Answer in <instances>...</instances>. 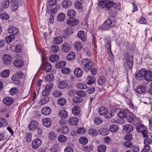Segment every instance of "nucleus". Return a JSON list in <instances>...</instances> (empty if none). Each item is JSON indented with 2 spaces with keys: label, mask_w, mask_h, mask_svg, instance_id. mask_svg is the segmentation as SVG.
I'll return each instance as SVG.
<instances>
[{
  "label": "nucleus",
  "mask_w": 152,
  "mask_h": 152,
  "mask_svg": "<svg viewBox=\"0 0 152 152\" xmlns=\"http://www.w3.org/2000/svg\"><path fill=\"white\" fill-rule=\"evenodd\" d=\"M14 102L13 99L9 97H6L3 100V103L9 106L12 104Z\"/></svg>",
  "instance_id": "f8f14e48"
},
{
  "label": "nucleus",
  "mask_w": 152,
  "mask_h": 152,
  "mask_svg": "<svg viewBox=\"0 0 152 152\" xmlns=\"http://www.w3.org/2000/svg\"><path fill=\"white\" fill-rule=\"evenodd\" d=\"M52 94L55 97H58L61 95L62 93L61 91L56 90L53 92Z\"/></svg>",
  "instance_id": "864d4df0"
},
{
  "label": "nucleus",
  "mask_w": 152,
  "mask_h": 152,
  "mask_svg": "<svg viewBox=\"0 0 152 152\" xmlns=\"http://www.w3.org/2000/svg\"><path fill=\"white\" fill-rule=\"evenodd\" d=\"M107 109L105 107H102L99 108L98 110V113L100 115L104 116L108 113Z\"/></svg>",
  "instance_id": "4468645a"
},
{
  "label": "nucleus",
  "mask_w": 152,
  "mask_h": 152,
  "mask_svg": "<svg viewBox=\"0 0 152 152\" xmlns=\"http://www.w3.org/2000/svg\"><path fill=\"white\" fill-rule=\"evenodd\" d=\"M65 17V15L64 14L60 13L58 16L57 19L58 21L61 22L64 20Z\"/></svg>",
  "instance_id": "37998d69"
},
{
  "label": "nucleus",
  "mask_w": 152,
  "mask_h": 152,
  "mask_svg": "<svg viewBox=\"0 0 152 152\" xmlns=\"http://www.w3.org/2000/svg\"><path fill=\"white\" fill-rule=\"evenodd\" d=\"M8 32L9 33H12L14 35L17 34L18 33V29L12 26L9 27Z\"/></svg>",
  "instance_id": "b1692460"
},
{
  "label": "nucleus",
  "mask_w": 152,
  "mask_h": 152,
  "mask_svg": "<svg viewBox=\"0 0 152 152\" xmlns=\"http://www.w3.org/2000/svg\"><path fill=\"white\" fill-rule=\"evenodd\" d=\"M106 149V146L104 145H101L97 148V150L99 152H104Z\"/></svg>",
  "instance_id": "8fccbe9b"
},
{
  "label": "nucleus",
  "mask_w": 152,
  "mask_h": 152,
  "mask_svg": "<svg viewBox=\"0 0 152 152\" xmlns=\"http://www.w3.org/2000/svg\"><path fill=\"white\" fill-rule=\"evenodd\" d=\"M77 86L79 88L85 89L87 88V86L83 83H79L77 84Z\"/></svg>",
  "instance_id": "e2e57ef3"
},
{
  "label": "nucleus",
  "mask_w": 152,
  "mask_h": 152,
  "mask_svg": "<svg viewBox=\"0 0 152 152\" xmlns=\"http://www.w3.org/2000/svg\"><path fill=\"white\" fill-rule=\"evenodd\" d=\"M93 66V63L88 59H85L81 62V66L84 70L89 71Z\"/></svg>",
  "instance_id": "f257e3e1"
},
{
  "label": "nucleus",
  "mask_w": 152,
  "mask_h": 152,
  "mask_svg": "<svg viewBox=\"0 0 152 152\" xmlns=\"http://www.w3.org/2000/svg\"><path fill=\"white\" fill-rule=\"evenodd\" d=\"M51 110L50 108L48 106L43 107L42 110V113L45 115H48L51 113Z\"/></svg>",
  "instance_id": "dca6fc26"
},
{
  "label": "nucleus",
  "mask_w": 152,
  "mask_h": 152,
  "mask_svg": "<svg viewBox=\"0 0 152 152\" xmlns=\"http://www.w3.org/2000/svg\"><path fill=\"white\" fill-rule=\"evenodd\" d=\"M102 0H98L100 2L98 4L99 5L101 8H104L106 10V2L104 1H101Z\"/></svg>",
  "instance_id": "de8ad7c7"
},
{
  "label": "nucleus",
  "mask_w": 152,
  "mask_h": 152,
  "mask_svg": "<svg viewBox=\"0 0 152 152\" xmlns=\"http://www.w3.org/2000/svg\"><path fill=\"white\" fill-rule=\"evenodd\" d=\"M133 56H129L126 58V64L127 67L131 69L132 67L133 64Z\"/></svg>",
  "instance_id": "0eeeda50"
},
{
  "label": "nucleus",
  "mask_w": 152,
  "mask_h": 152,
  "mask_svg": "<svg viewBox=\"0 0 152 152\" xmlns=\"http://www.w3.org/2000/svg\"><path fill=\"white\" fill-rule=\"evenodd\" d=\"M78 122V119L76 117H71L68 121V123L69 124L72 125H76Z\"/></svg>",
  "instance_id": "f3484780"
},
{
  "label": "nucleus",
  "mask_w": 152,
  "mask_h": 152,
  "mask_svg": "<svg viewBox=\"0 0 152 152\" xmlns=\"http://www.w3.org/2000/svg\"><path fill=\"white\" fill-rule=\"evenodd\" d=\"M79 142L82 144L86 145L88 142V140L86 137H83L80 138Z\"/></svg>",
  "instance_id": "c9c22d12"
},
{
  "label": "nucleus",
  "mask_w": 152,
  "mask_h": 152,
  "mask_svg": "<svg viewBox=\"0 0 152 152\" xmlns=\"http://www.w3.org/2000/svg\"><path fill=\"white\" fill-rule=\"evenodd\" d=\"M42 144V141L39 139H36L32 141L31 146L34 149H37Z\"/></svg>",
  "instance_id": "39448f33"
},
{
  "label": "nucleus",
  "mask_w": 152,
  "mask_h": 152,
  "mask_svg": "<svg viewBox=\"0 0 152 152\" xmlns=\"http://www.w3.org/2000/svg\"><path fill=\"white\" fill-rule=\"evenodd\" d=\"M144 74V78L145 80L148 82L152 81V72L151 71L145 69Z\"/></svg>",
  "instance_id": "7ed1b4c3"
},
{
  "label": "nucleus",
  "mask_w": 152,
  "mask_h": 152,
  "mask_svg": "<svg viewBox=\"0 0 152 152\" xmlns=\"http://www.w3.org/2000/svg\"><path fill=\"white\" fill-rule=\"evenodd\" d=\"M75 54L72 52H71L67 56V60L71 61L74 59L75 57Z\"/></svg>",
  "instance_id": "79ce46f5"
},
{
  "label": "nucleus",
  "mask_w": 152,
  "mask_h": 152,
  "mask_svg": "<svg viewBox=\"0 0 152 152\" xmlns=\"http://www.w3.org/2000/svg\"><path fill=\"white\" fill-rule=\"evenodd\" d=\"M67 85V83L66 80H62L58 84V86L59 88L62 89L65 88Z\"/></svg>",
  "instance_id": "4be33fe9"
},
{
  "label": "nucleus",
  "mask_w": 152,
  "mask_h": 152,
  "mask_svg": "<svg viewBox=\"0 0 152 152\" xmlns=\"http://www.w3.org/2000/svg\"><path fill=\"white\" fill-rule=\"evenodd\" d=\"M94 122L95 124L99 125L102 123V121L99 118H96L94 119Z\"/></svg>",
  "instance_id": "338daca9"
},
{
  "label": "nucleus",
  "mask_w": 152,
  "mask_h": 152,
  "mask_svg": "<svg viewBox=\"0 0 152 152\" xmlns=\"http://www.w3.org/2000/svg\"><path fill=\"white\" fill-rule=\"evenodd\" d=\"M86 129L82 127L79 128L77 130V133L78 134H83L86 132Z\"/></svg>",
  "instance_id": "bf43d9fd"
},
{
  "label": "nucleus",
  "mask_w": 152,
  "mask_h": 152,
  "mask_svg": "<svg viewBox=\"0 0 152 152\" xmlns=\"http://www.w3.org/2000/svg\"><path fill=\"white\" fill-rule=\"evenodd\" d=\"M7 121L3 118L0 119V128L7 126Z\"/></svg>",
  "instance_id": "603ef678"
},
{
  "label": "nucleus",
  "mask_w": 152,
  "mask_h": 152,
  "mask_svg": "<svg viewBox=\"0 0 152 152\" xmlns=\"http://www.w3.org/2000/svg\"><path fill=\"white\" fill-rule=\"evenodd\" d=\"M71 47L70 45L67 43H65L62 46L61 50L64 53H66L70 50Z\"/></svg>",
  "instance_id": "ddd939ff"
},
{
  "label": "nucleus",
  "mask_w": 152,
  "mask_h": 152,
  "mask_svg": "<svg viewBox=\"0 0 152 152\" xmlns=\"http://www.w3.org/2000/svg\"><path fill=\"white\" fill-rule=\"evenodd\" d=\"M49 59L50 61L53 62L58 60V57L57 55L53 54L50 56Z\"/></svg>",
  "instance_id": "f704fd0d"
},
{
  "label": "nucleus",
  "mask_w": 152,
  "mask_h": 152,
  "mask_svg": "<svg viewBox=\"0 0 152 152\" xmlns=\"http://www.w3.org/2000/svg\"><path fill=\"white\" fill-rule=\"evenodd\" d=\"M10 73V71L8 69L4 70L1 73V76L3 78H6L9 76Z\"/></svg>",
  "instance_id": "7c9ffc66"
},
{
  "label": "nucleus",
  "mask_w": 152,
  "mask_h": 152,
  "mask_svg": "<svg viewBox=\"0 0 152 152\" xmlns=\"http://www.w3.org/2000/svg\"><path fill=\"white\" fill-rule=\"evenodd\" d=\"M115 22L110 20H107L101 26L100 28L103 30H107L111 28L115 25Z\"/></svg>",
  "instance_id": "f03ea898"
},
{
  "label": "nucleus",
  "mask_w": 152,
  "mask_h": 152,
  "mask_svg": "<svg viewBox=\"0 0 152 152\" xmlns=\"http://www.w3.org/2000/svg\"><path fill=\"white\" fill-rule=\"evenodd\" d=\"M145 71V69H141L136 75V79L139 80L142 79L144 77Z\"/></svg>",
  "instance_id": "9d476101"
},
{
  "label": "nucleus",
  "mask_w": 152,
  "mask_h": 152,
  "mask_svg": "<svg viewBox=\"0 0 152 152\" xmlns=\"http://www.w3.org/2000/svg\"><path fill=\"white\" fill-rule=\"evenodd\" d=\"M15 37V36L12 34L7 36L5 38L6 42L7 43H10L14 39Z\"/></svg>",
  "instance_id": "2f4dec72"
},
{
  "label": "nucleus",
  "mask_w": 152,
  "mask_h": 152,
  "mask_svg": "<svg viewBox=\"0 0 152 152\" xmlns=\"http://www.w3.org/2000/svg\"><path fill=\"white\" fill-rule=\"evenodd\" d=\"M12 9L13 11H15L18 8L17 2L15 0H13L12 2Z\"/></svg>",
  "instance_id": "58836bf2"
},
{
  "label": "nucleus",
  "mask_w": 152,
  "mask_h": 152,
  "mask_svg": "<svg viewBox=\"0 0 152 152\" xmlns=\"http://www.w3.org/2000/svg\"><path fill=\"white\" fill-rule=\"evenodd\" d=\"M2 4L3 8H8L10 5L9 0H6L3 1Z\"/></svg>",
  "instance_id": "3c124183"
},
{
  "label": "nucleus",
  "mask_w": 152,
  "mask_h": 152,
  "mask_svg": "<svg viewBox=\"0 0 152 152\" xmlns=\"http://www.w3.org/2000/svg\"><path fill=\"white\" fill-rule=\"evenodd\" d=\"M53 78V75L51 74L47 75L45 78V80L47 82L51 81Z\"/></svg>",
  "instance_id": "4d7b16f0"
},
{
  "label": "nucleus",
  "mask_w": 152,
  "mask_h": 152,
  "mask_svg": "<svg viewBox=\"0 0 152 152\" xmlns=\"http://www.w3.org/2000/svg\"><path fill=\"white\" fill-rule=\"evenodd\" d=\"M14 65L16 67L20 68L23 66L24 63L23 61L20 60H16L13 62Z\"/></svg>",
  "instance_id": "6ab92c4d"
},
{
  "label": "nucleus",
  "mask_w": 152,
  "mask_h": 152,
  "mask_svg": "<svg viewBox=\"0 0 152 152\" xmlns=\"http://www.w3.org/2000/svg\"><path fill=\"white\" fill-rule=\"evenodd\" d=\"M75 49L77 50H80L82 47V45L81 43L79 42H76L75 44Z\"/></svg>",
  "instance_id": "49530a36"
},
{
  "label": "nucleus",
  "mask_w": 152,
  "mask_h": 152,
  "mask_svg": "<svg viewBox=\"0 0 152 152\" xmlns=\"http://www.w3.org/2000/svg\"><path fill=\"white\" fill-rule=\"evenodd\" d=\"M80 110L78 106H75L72 110V113L75 116H78L80 114Z\"/></svg>",
  "instance_id": "2eb2a0df"
},
{
  "label": "nucleus",
  "mask_w": 152,
  "mask_h": 152,
  "mask_svg": "<svg viewBox=\"0 0 152 152\" xmlns=\"http://www.w3.org/2000/svg\"><path fill=\"white\" fill-rule=\"evenodd\" d=\"M124 146L126 148H130L133 146V144L130 141H126L124 143Z\"/></svg>",
  "instance_id": "13d9d810"
},
{
  "label": "nucleus",
  "mask_w": 152,
  "mask_h": 152,
  "mask_svg": "<svg viewBox=\"0 0 152 152\" xmlns=\"http://www.w3.org/2000/svg\"><path fill=\"white\" fill-rule=\"evenodd\" d=\"M137 130L140 132H141L145 129H147L146 127L143 124L138 125L136 127Z\"/></svg>",
  "instance_id": "bb28decb"
},
{
  "label": "nucleus",
  "mask_w": 152,
  "mask_h": 152,
  "mask_svg": "<svg viewBox=\"0 0 152 152\" xmlns=\"http://www.w3.org/2000/svg\"><path fill=\"white\" fill-rule=\"evenodd\" d=\"M72 5V2L70 0H64L62 3V6L63 8H66Z\"/></svg>",
  "instance_id": "5701e85b"
},
{
  "label": "nucleus",
  "mask_w": 152,
  "mask_h": 152,
  "mask_svg": "<svg viewBox=\"0 0 152 152\" xmlns=\"http://www.w3.org/2000/svg\"><path fill=\"white\" fill-rule=\"evenodd\" d=\"M58 130L64 134H67L69 131V129L66 125L63 127L59 126Z\"/></svg>",
  "instance_id": "a211bd4d"
},
{
  "label": "nucleus",
  "mask_w": 152,
  "mask_h": 152,
  "mask_svg": "<svg viewBox=\"0 0 152 152\" xmlns=\"http://www.w3.org/2000/svg\"><path fill=\"white\" fill-rule=\"evenodd\" d=\"M43 69L46 72H49L52 69L51 64L48 63H46L43 65Z\"/></svg>",
  "instance_id": "c756f323"
},
{
  "label": "nucleus",
  "mask_w": 152,
  "mask_h": 152,
  "mask_svg": "<svg viewBox=\"0 0 152 152\" xmlns=\"http://www.w3.org/2000/svg\"><path fill=\"white\" fill-rule=\"evenodd\" d=\"M146 90V88L143 86H140L136 89V92L139 94L145 92Z\"/></svg>",
  "instance_id": "cd10ccee"
},
{
  "label": "nucleus",
  "mask_w": 152,
  "mask_h": 152,
  "mask_svg": "<svg viewBox=\"0 0 152 152\" xmlns=\"http://www.w3.org/2000/svg\"><path fill=\"white\" fill-rule=\"evenodd\" d=\"M58 115L61 117L64 118H67L68 116L67 112L65 110L60 111Z\"/></svg>",
  "instance_id": "393cba45"
},
{
  "label": "nucleus",
  "mask_w": 152,
  "mask_h": 152,
  "mask_svg": "<svg viewBox=\"0 0 152 152\" xmlns=\"http://www.w3.org/2000/svg\"><path fill=\"white\" fill-rule=\"evenodd\" d=\"M22 48L23 47L21 45L18 44L15 47V50L17 53L20 52L22 50Z\"/></svg>",
  "instance_id": "5fc2aeb1"
},
{
  "label": "nucleus",
  "mask_w": 152,
  "mask_h": 152,
  "mask_svg": "<svg viewBox=\"0 0 152 152\" xmlns=\"http://www.w3.org/2000/svg\"><path fill=\"white\" fill-rule=\"evenodd\" d=\"M118 116L122 118H124L127 117V111L124 110H121L118 113Z\"/></svg>",
  "instance_id": "a878e982"
},
{
  "label": "nucleus",
  "mask_w": 152,
  "mask_h": 152,
  "mask_svg": "<svg viewBox=\"0 0 152 152\" xmlns=\"http://www.w3.org/2000/svg\"><path fill=\"white\" fill-rule=\"evenodd\" d=\"M99 132L101 134L103 135H107L109 132L108 130L105 128L101 129L99 130Z\"/></svg>",
  "instance_id": "473e14b6"
},
{
  "label": "nucleus",
  "mask_w": 152,
  "mask_h": 152,
  "mask_svg": "<svg viewBox=\"0 0 152 152\" xmlns=\"http://www.w3.org/2000/svg\"><path fill=\"white\" fill-rule=\"evenodd\" d=\"M118 129V127L116 125H113L111 126L109 128L110 131L112 132H117Z\"/></svg>",
  "instance_id": "ea45409f"
},
{
  "label": "nucleus",
  "mask_w": 152,
  "mask_h": 152,
  "mask_svg": "<svg viewBox=\"0 0 152 152\" xmlns=\"http://www.w3.org/2000/svg\"><path fill=\"white\" fill-rule=\"evenodd\" d=\"M152 142V138L148 137L145 138L144 140V143L145 145H150L151 144Z\"/></svg>",
  "instance_id": "a19ab883"
},
{
  "label": "nucleus",
  "mask_w": 152,
  "mask_h": 152,
  "mask_svg": "<svg viewBox=\"0 0 152 152\" xmlns=\"http://www.w3.org/2000/svg\"><path fill=\"white\" fill-rule=\"evenodd\" d=\"M2 60L4 64L9 65L12 63V58L10 55L5 54L3 56Z\"/></svg>",
  "instance_id": "20e7f679"
},
{
  "label": "nucleus",
  "mask_w": 152,
  "mask_h": 152,
  "mask_svg": "<svg viewBox=\"0 0 152 152\" xmlns=\"http://www.w3.org/2000/svg\"><path fill=\"white\" fill-rule=\"evenodd\" d=\"M57 102L59 105L63 106L66 103V100L64 98H60L58 99Z\"/></svg>",
  "instance_id": "a18cd8bd"
},
{
  "label": "nucleus",
  "mask_w": 152,
  "mask_h": 152,
  "mask_svg": "<svg viewBox=\"0 0 152 152\" xmlns=\"http://www.w3.org/2000/svg\"><path fill=\"white\" fill-rule=\"evenodd\" d=\"M38 126V123L36 121H32L29 124L28 128L30 130L33 131L35 130Z\"/></svg>",
  "instance_id": "423d86ee"
},
{
  "label": "nucleus",
  "mask_w": 152,
  "mask_h": 152,
  "mask_svg": "<svg viewBox=\"0 0 152 152\" xmlns=\"http://www.w3.org/2000/svg\"><path fill=\"white\" fill-rule=\"evenodd\" d=\"M48 137L50 140H55L56 138V135L54 132H50L49 134Z\"/></svg>",
  "instance_id": "09e8293b"
},
{
  "label": "nucleus",
  "mask_w": 152,
  "mask_h": 152,
  "mask_svg": "<svg viewBox=\"0 0 152 152\" xmlns=\"http://www.w3.org/2000/svg\"><path fill=\"white\" fill-rule=\"evenodd\" d=\"M18 91V90L15 88H11L9 91L10 94L12 95H14L16 94Z\"/></svg>",
  "instance_id": "0e129e2a"
},
{
  "label": "nucleus",
  "mask_w": 152,
  "mask_h": 152,
  "mask_svg": "<svg viewBox=\"0 0 152 152\" xmlns=\"http://www.w3.org/2000/svg\"><path fill=\"white\" fill-rule=\"evenodd\" d=\"M123 129L125 132L129 133L133 130V128L131 125L126 124L124 126Z\"/></svg>",
  "instance_id": "412c9836"
},
{
  "label": "nucleus",
  "mask_w": 152,
  "mask_h": 152,
  "mask_svg": "<svg viewBox=\"0 0 152 152\" xmlns=\"http://www.w3.org/2000/svg\"><path fill=\"white\" fill-rule=\"evenodd\" d=\"M67 15L69 17H74L75 16L76 13L74 10H71L68 12Z\"/></svg>",
  "instance_id": "6e6d98bb"
},
{
  "label": "nucleus",
  "mask_w": 152,
  "mask_h": 152,
  "mask_svg": "<svg viewBox=\"0 0 152 152\" xmlns=\"http://www.w3.org/2000/svg\"><path fill=\"white\" fill-rule=\"evenodd\" d=\"M63 41L62 38L58 36L56 37L53 40V42L56 44H60Z\"/></svg>",
  "instance_id": "72a5a7b5"
},
{
  "label": "nucleus",
  "mask_w": 152,
  "mask_h": 152,
  "mask_svg": "<svg viewBox=\"0 0 152 152\" xmlns=\"http://www.w3.org/2000/svg\"><path fill=\"white\" fill-rule=\"evenodd\" d=\"M67 138L64 136L60 135L58 137V141L64 143L67 140Z\"/></svg>",
  "instance_id": "4c0bfd02"
},
{
  "label": "nucleus",
  "mask_w": 152,
  "mask_h": 152,
  "mask_svg": "<svg viewBox=\"0 0 152 152\" xmlns=\"http://www.w3.org/2000/svg\"><path fill=\"white\" fill-rule=\"evenodd\" d=\"M42 121L43 124L47 127L50 128L52 126V121L49 118H44Z\"/></svg>",
  "instance_id": "1a4fd4ad"
},
{
  "label": "nucleus",
  "mask_w": 152,
  "mask_h": 152,
  "mask_svg": "<svg viewBox=\"0 0 152 152\" xmlns=\"http://www.w3.org/2000/svg\"><path fill=\"white\" fill-rule=\"evenodd\" d=\"M74 72L75 75L77 77H81L83 74L82 70L79 68L75 69Z\"/></svg>",
  "instance_id": "aec40b11"
},
{
  "label": "nucleus",
  "mask_w": 152,
  "mask_h": 152,
  "mask_svg": "<svg viewBox=\"0 0 152 152\" xmlns=\"http://www.w3.org/2000/svg\"><path fill=\"white\" fill-rule=\"evenodd\" d=\"M65 34L66 35H71L73 32L72 29L70 28H66L64 31Z\"/></svg>",
  "instance_id": "052dcab7"
},
{
  "label": "nucleus",
  "mask_w": 152,
  "mask_h": 152,
  "mask_svg": "<svg viewBox=\"0 0 152 152\" xmlns=\"http://www.w3.org/2000/svg\"><path fill=\"white\" fill-rule=\"evenodd\" d=\"M89 134L92 136H94L97 135L98 133L96 130L94 129H91L88 130Z\"/></svg>",
  "instance_id": "c03bdc74"
},
{
  "label": "nucleus",
  "mask_w": 152,
  "mask_h": 152,
  "mask_svg": "<svg viewBox=\"0 0 152 152\" xmlns=\"http://www.w3.org/2000/svg\"><path fill=\"white\" fill-rule=\"evenodd\" d=\"M113 4L114 3L113 2L110 1H109L107 2H106V10H108L110 8L113 6Z\"/></svg>",
  "instance_id": "69168bd1"
},
{
  "label": "nucleus",
  "mask_w": 152,
  "mask_h": 152,
  "mask_svg": "<svg viewBox=\"0 0 152 152\" xmlns=\"http://www.w3.org/2000/svg\"><path fill=\"white\" fill-rule=\"evenodd\" d=\"M79 21L76 19L71 18H69L67 20V23L69 25L71 26H74L77 24Z\"/></svg>",
  "instance_id": "6e6552de"
},
{
  "label": "nucleus",
  "mask_w": 152,
  "mask_h": 152,
  "mask_svg": "<svg viewBox=\"0 0 152 152\" xmlns=\"http://www.w3.org/2000/svg\"><path fill=\"white\" fill-rule=\"evenodd\" d=\"M77 36L83 42H85L86 41V35L84 31L82 30L78 31Z\"/></svg>",
  "instance_id": "9b49d317"
},
{
  "label": "nucleus",
  "mask_w": 152,
  "mask_h": 152,
  "mask_svg": "<svg viewBox=\"0 0 152 152\" xmlns=\"http://www.w3.org/2000/svg\"><path fill=\"white\" fill-rule=\"evenodd\" d=\"M72 100L74 102L79 103L83 101V99L78 97H73Z\"/></svg>",
  "instance_id": "680f3d73"
},
{
  "label": "nucleus",
  "mask_w": 152,
  "mask_h": 152,
  "mask_svg": "<svg viewBox=\"0 0 152 152\" xmlns=\"http://www.w3.org/2000/svg\"><path fill=\"white\" fill-rule=\"evenodd\" d=\"M106 81V79L104 76L99 77L98 80V83L99 85H102L104 84Z\"/></svg>",
  "instance_id": "c85d7f7f"
},
{
  "label": "nucleus",
  "mask_w": 152,
  "mask_h": 152,
  "mask_svg": "<svg viewBox=\"0 0 152 152\" xmlns=\"http://www.w3.org/2000/svg\"><path fill=\"white\" fill-rule=\"evenodd\" d=\"M49 98L48 97L43 98L41 100L40 102L42 104H45L47 103L49 101Z\"/></svg>",
  "instance_id": "774afa93"
},
{
  "label": "nucleus",
  "mask_w": 152,
  "mask_h": 152,
  "mask_svg": "<svg viewBox=\"0 0 152 152\" xmlns=\"http://www.w3.org/2000/svg\"><path fill=\"white\" fill-rule=\"evenodd\" d=\"M95 81L94 78L93 77L88 76L86 79L87 84L91 85Z\"/></svg>",
  "instance_id": "e433bc0d"
}]
</instances>
